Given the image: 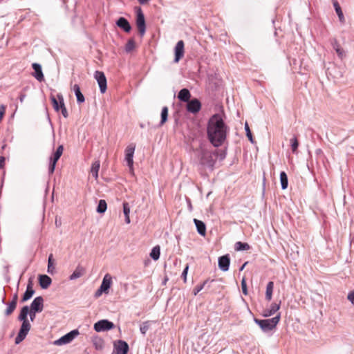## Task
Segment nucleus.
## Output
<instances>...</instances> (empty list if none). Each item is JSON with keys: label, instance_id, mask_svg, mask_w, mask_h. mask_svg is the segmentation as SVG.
<instances>
[{"label": "nucleus", "instance_id": "1", "mask_svg": "<svg viewBox=\"0 0 354 354\" xmlns=\"http://www.w3.org/2000/svg\"><path fill=\"white\" fill-rule=\"evenodd\" d=\"M229 127L225 123L222 116L214 114L207 122V136L210 143L215 147H221L227 138Z\"/></svg>", "mask_w": 354, "mask_h": 354}, {"label": "nucleus", "instance_id": "2", "mask_svg": "<svg viewBox=\"0 0 354 354\" xmlns=\"http://www.w3.org/2000/svg\"><path fill=\"white\" fill-rule=\"evenodd\" d=\"M28 313L29 306H23L20 310L17 319L19 322H21L22 324L17 337H15V344H19L22 341H24L31 328V324L28 319Z\"/></svg>", "mask_w": 354, "mask_h": 354}, {"label": "nucleus", "instance_id": "3", "mask_svg": "<svg viewBox=\"0 0 354 354\" xmlns=\"http://www.w3.org/2000/svg\"><path fill=\"white\" fill-rule=\"evenodd\" d=\"M217 154V151L212 152L206 149L201 148L198 153V159L200 164L212 168L215 164L214 156Z\"/></svg>", "mask_w": 354, "mask_h": 354}, {"label": "nucleus", "instance_id": "4", "mask_svg": "<svg viewBox=\"0 0 354 354\" xmlns=\"http://www.w3.org/2000/svg\"><path fill=\"white\" fill-rule=\"evenodd\" d=\"M280 317L281 315L280 313H279L275 317L271 319H259L257 318H254V322L257 325L259 326V327L263 332L266 333L272 330L273 328L276 327L277 324L279 323L280 320Z\"/></svg>", "mask_w": 354, "mask_h": 354}, {"label": "nucleus", "instance_id": "5", "mask_svg": "<svg viewBox=\"0 0 354 354\" xmlns=\"http://www.w3.org/2000/svg\"><path fill=\"white\" fill-rule=\"evenodd\" d=\"M136 26L138 29L139 35L143 37L146 32V23L145 15L140 7H136Z\"/></svg>", "mask_w": 354, "mask_h": 354}, {"label": "nucleus", "instance_id": "6", "mask_svg": "<svg viewBox=\"0 0 354 354\" xmlns=\"http://www.w3.org/2000/svg\"><path fill=\"white\" fill-rule=\"evenodd\" d=\"M64 150L63 145H59L55 152L53 153V156L50 158V162H49V167H48V174L49 175H51L53 174L56 163L58 161V160L60 158L61 156L62 155Z\"/></svg>", "mask_w": 354, "mask_h": 354}, {"label": "nucleus", "instance_id": "7", "mask_svg": "<svg viewBox=\"0 0 354 354\" xmlns=\"http://www.w3.org/2000/svg\"><path fill=\"white\" fill-rule=\"evenodd\" d=\"M115 328L114 324L108 319H101L94 324L93 328L96 332L108 331Z\"/></svg>", "mask_w": 354, "mask_h": 354}, {"label": "nucleus", "instance_id": "8", "mask_svg": "<svg viewBox=\"0 0 354 354\" xmlns=\"http://www.w3.org/2000/svg\"><path fill=\"white\" fill-rule=\"evenodd\" d=\"M79 331L77 329L73 330L66 335L61 337L59 339L55 340L54 344L55 345L61 346L71 342L77 335Z\"/></svg>", "mask_w": 354, "mask_h": 354}, {"label": "nucleus", "instance_id": "9", "mask_svg": "<svg viewBox=\"0 0 354 354\" xmlns=\"http://www.w3.org/2000/svg\"><path fill=\"white\" fill-rule=\"evenodd\" d=\"M129 350V344L125 341L120 339L114 342L112 354H127Z\"/></svg>", "mask_w": 354, "mask_h": 354}, {"label": "nucleus", "instance_id": "10", "mask_svg": "<svg viewBox=\"0 0 354 354\" xmlns=\"http://www.w3.org/2000/svg\"><path fill=\"white\" fill-rule=\"evenodd\" d=\"M94 77L98 83L100 92L104 93L107 88V82L104 73L102 71H96Z\"/></svg>", "mask_w": 354, "mask_h": 354}, {"label": "nucleus", "instance_id": "11", "mask_svg": "<svg viewBox=\"0 0 354 354\" xmlns=\"http://www.w3.org/2000/svg\"><path fill=\"white\" fill-rule=\"evenodd\" d=\"M186 109L188 112L196 114L201 110V103L197 98H194L187 102Z\"/></svg>", "mask_w": 354, "mask_h": 354}, {"label": "nucleus", "instance_id": "12", "mask_svg": "<svg viewBox=\"0 0 354 354\" xmlns=\"http://www.w3.org/2000/svg\"><path fill=\"white\" fill-rule=\"evenodd\" d=\"M136 149V145L134 144H130L127 146L125 149V160L127 161V165L130 169L133 168V154Z\"/></svg>", "mask_w": 354, "mask_h": 354}, {"label": "nucleus", "instance_id": "13", "mask_svg": "<svg viewBox=\"0 0 354 354\" xmlns=\"http://www.w3.org/2000/svg\"><path fill=\"white\" fill-rule=\"evenodd\" d=\"M218 265L220 270L226 272L229 270L230 265V257L229 254L221 256L218 258Z\"/></svg>", "mask_w": 354, "mask_h": 354}, {"label": "nucleus", "instance_id": "14", "mask_svg": "<svg viewBox=\"0 0 354 354\" xmlns=\"http://www.w3.org/2000/svg\"><path fill=\"white\" fill-rule=\"evenodd\" d=\"M174 62L178 63L184 55V42L183 40H180L177 42L174 48Z\"/></svg>", "mask_w": 354, "mask_h": 354}, {"label": "nucleus", "instance_id": "15", "mask_svg": "<svg viewBox=\"0 0 354 354\" xmlns=\"http://www.w3.org/2000/svg\"><path fill=\"white\" fill-rule=\"evenodd\" d=\"M30 309L41 313L44 308V299L41 296L35 297L32 301Z\"/></svg>", "mask_w": 354, "mask_h": 354}, {"label": "nucleus", "instance_id": "16", "mask_svg": "<svg viewBox=\"0 0 354 354\" xmlns=\"http://www.w3.org/2000/svg\"><path fill=\"white\" fill-rule=\"evenodd\" d=\"M330 44L339 58L343 59L346 57V54L345 50L341 47L338 41L336 39H331Z\"/></svg>", "mask_w": 354, "mask_h": 354}, {"label": "nucleus", "instance_id": "17", "mask_svg": "<svg viewBox=\"0 0 354 354\" xmlns=\"http://www.w3.org/2000/svg\"><path fill=\"white\" fill-rule=\"evenodd\" d=\"M32 67L34 70V73H32L33 77L39 82L44 81V77L42 72L41 66L38 63H33L32 64Z\"/></svg>", "mask_w": 354, "mask_h": 354}, {"label": "nucleus", "instance_id": "18", "mask_svg": "<svg viewBox=\"0 0 354 354\" xmlns=\"http://www.w3.org/2000/svg\"><path fill=\"white\" fill-rule=\"evenodd\" d=\"M32 282L31 280H29L27 284L26 290L23 295L21 298V302H25L30 299L33 295L35 294V290L32 288Z\"/></svg>", "mask_w": 354, "mask_h": 354}, {"label": "nucleus", "instance_id": "19", "mask_svg": "<svg viewBox=\"0 0 354 354\" xmlns=\"http://www.w3.org/2000/svg\"><path fill=\"white\" fill-rule=\"evenodd\" d=\"M112 284V277L109 274H106L102 279V283L100 285V288L104 290L105 294L109 293V290L110 289Z\"/></svg>", "mask_w": 354, "mask_h": 354}, {"label": "nucleus", "instance_id": "20", "mask_svg": "<svg viewBox=\"0 0 354 354\" xmlns=\"http://www.w3.org/2000/svg\"><path fill=\"white\" fill-rule=\"evenodd\" d=\"M116 25L126 32H129L131 30V24L128 20L123 17H120L116 21Z\"/></svg>", "mask_w": 354, "mask_h": 354}, {"label": "nucleus", "instance_id": "21", "mask_svg": "<svg viewBox=\"0 0 354 354\" xmlns=\"http://www.w3.org/2000/svg\"><path fill=\"white\" fill-rule=\"evenodd\" d=\"M39 283L42 289L48 288L52 283L51 278L46 274L39 275Z\"/></svg>", "mask_w": 354, "mask_h": 354}, {"label": "nucleus", "instance_id": "22", "mask_svg": "<svg viewBox=\"0 0 354 354\" xmlns=\"http://www.w3.org/2000/svg\"><path fill=\"white\" fill-rule=\"evenodd\" d=\"M191 93L187 88H182L178 94V98L180 101L187 102L190 100Z\"/></svg>", "mask_w": 354, "mask_h": 354}, {"label": "nucleus", "instance_id": "23", "mask_svg": "<svg viewBox=\"0 0 354 354\" xmlns=\"http://www.w3.org/2000/svg\"><path fill=\"white\" fill-rule=\"evenodd\" d=\"M194 223L196 225L198 233L201 236H205L206 234V225L205 223L202 221L198 220L196 218L194 219Z\"/></svg>", "mask_w": 354, "mask_h": 354}, {"label": "nucleus", "instance_id": "24", "mask_svg": "<svg viewBox=\"0 0 354 354\" xmlns=\"http://www.w3.org/2000/svg\"><path fill=\"white\" fill-rule=\"evenodd\" d=\"M85 272V269L80 265H78L74 272L70 275V280H75L81 277Z\"/></svg>", "mask_w": 354, "mask_h": 354}, {"label": "nucleus", "instance_id": "25", "mask_svg": "<svg viewBox=\"0 0 354 354\" xmlns=\"http://www.w3.org/2000/svg\"><path fill=\"white\" fill-rule=\"evenodd\" d=\"M73 90L75 93V95L77 98V104H82L85 102V98L84 95L82 93L80 87L78 84H75L73 87Z\"/></svg>", "mask_w": 354, "mask_h": 354}, {"label": "nucleus", "instance_id": "26", "mask_svg": "<svg viewBox=\"0 0 354 354\" xmlns=\"http://www.w3.org/2000/svg\"><path fill=\"white\" fill-rule=\"evenodd\" d=\"M92 343L96 350H102L104 346L103 339L97 335H95L92 337Z\"/></svg>", "mask_w": 354, "mask_h": 354}, {"label": "nucleus", "instance_id": "27", "mask_svg": "<svg viewBox=\"0 0 354 354\" xmlns=\"http://www.w3.org/2000/svg\"><path fill=\"white\" fill-rule=\"evenodd\" d=\"M280 308V304L272 303L270 308L266 309L263 313L264 317H269L274 315Z\"/></svg>", "mask_w": 354, "mask_h": 354}, {"label": "nucleus", "instance_id": "28", "mask_svg": "<svg viewBox=\"0 0 354 354\" xmlns=\"http://www.w3.org/2000/svg\"><path fill=\"white\" fill-rule=\"evenodd\" d=\"M333 6L341 23H344L345 19L342 8L337 1H333Z\"/></svg>", "mask_w": 354, "mask_h": 354}, {"label": "nucleus", "instance_id": "29", "mask_svg": "<svg viewBox=\"0 0 354 354\" xmlns=\"http://www.w3.org/2000/svg\"><path fill=\"white\" fill-rule=\"evenodd\" d=\"M57 97L59 100L60 107H61L59 111H61L62 115L65 118H66L68 116V113L67 109H66V108L65 106V104H64V101L63 95L61 93H58L57 94Z\"/></svg>", "mask_w": 354, "mask_h": 354}, {"label": "nucleus", "instance_id": "30", "mask_svg": "<svg viewBox=\"0 0 354 354\" xmlns=\"http://www.w3.org/2000/svg\"><path fill=\"white\" fill-rule=\"evenodd\" d=\"M274 289V282L269 281L266 286V299L268 301H270L272 297V292Z\"/></svg>", "mask_w": 354, "mask_h": 354}, {"label": "nucleus", "instance_id": "31", "mask_svg": "<svg viewBox=\"0 0 354 354\" xmlns=\"http://www.w3.org/2000/svg\"><path fill=\"white\" fill-rule=\"evenodd\" d=\"M213 281H214V279H212V280L206 279L205 281H204L203 282V283L196 285L193 290L194 295H196L200 291H201L205 287L206 285H207L209 283H212Z\"/></svg>", "mask_w": 354, "mask_h": 354}, {"label": "nucleus", "instance_id": "32", "mask_svg": "<svg viewBox=\"0 0 354 354\" xmlns=\"http://www.w3.org/2000/svg\"><path fill=\"white\" fill-rule=\"evenodd\" d=\"M280 182L282 189H286L288 185V179L287 174L285 171H281L280 173Z\"/></svg>", "mask_w": 354, "mask_h": 354}, {"label": "nucleus", "instance_id": "33", "mask_svg": "<svg viewBox=\"0 0 354 354\" xmlns=\"http://www.w3.org/2000/svg\"><path fill=\"white\" fill-rule=\"evenodd\" d=\"M100 164L99 161L94 162L91 165V173L92 176L97 179L98 178V171L100 169Z\"/></svg>", "mask_w": 354, "mask_h": 354}, {"label": "nucleus", "instance_id": "34", "mask_svg": "<svg viewBox=\"0 0 354 354\" xmlns=\"http://www.w3.org/2000/svg\"><path fill=\"white\" fill-rule=\"evenodd\" d=\"M160 247L159 245L154 246L151 252H150V257L154 261L158 260L160 258Z\"/></svg>", "mask_w": 354, "mask_h": 354}, {"label": "nucleus", "instance_id": "35", "mask_svg": "<svg viewBox=\"0 0 354 354\" xmlns=\"http://www.w3.org/2000/svg\"><path fill=\"white\" fill-rule=\"evenodd\" d=\"M161 120L159 124V126H162L167 121L168 118V107L163 106L161 111Z\"/></svg>", "mask_w": 354, "mask_h": 354}, {"label": "nucleus", "instance_id": "36", "mask_svg": "<svg viewBox=\"0 0 354 354\" xmlns=\"http://www.w3.org/2000/svg\"><path fill=\"white\" fill-rule=\"evenodd\" d=\"M235 250L236 251H243V250H248L250 248V246L247 243H243L241 241H238L234 245Z\"/></svg>", "mask_w": 354, "mask_h": 354}, {"label": "nucleus", "instance_id": "37", "mask_svg": "<svg viewBox=\"0 0 354 354\" xmlns=\"http://www.w3.org/2000/svg\"><path fill=\"white\" fill-rule=\"evenodd\" d=\"M151 321H146L140 326V331L145 336L151 326Z\"/></svg>", "mask_w": 354, "mask_h": 354}, {"label": "nucleus", "instance_id": "38", "mask_svg": "<svg viewBox=\"0 0 354 354\" xmlns=\"http://www.w3.org/2000/svg\"><path fill=\"white\" fill-rule=\"evenodd\" d=\"M106 208H107V205H106V201L102 199L100 200L96 211L100 214H102L106 212Z\"/></svg>", "mask_w": 354, "mask_h": 354}, {"label": "nucleus", "instance_id": "39", "mask_svg": "<svg viewBox=\"0 0 354 354\" xmlns=\"http://www.w3.org/2000/svg\"><path fill=\"white\" fill-rule=\"evenodd\" d=\"M50 100L53 106V109L55 111L58 112L60 110V103L59 100L58 99L57 96L55 97L53 95H50Z\"/></svg>", "mask_w": 354, "mask_h": 354}, {"label": "nucleus", "instance_id": "40", "mask_svg": "<svg viewBox=\"0 0 354 354\" xmlns=\"http://www.w3.org/2000/svg\"><path fill=\"white\" fill-rule=\"evenodd\" d=\"M135 47H136V44H135L134 39H130L127 42L124 49L127 53H130L135 48Z\"/></svg>", "mask_w": 354, "mask_h": 354}, {"label": "nucleus", "instance_id": "41", "mask_svg": "<svg viewBox=\"0 0 354 354\" xmlns=\"http://www.w3.org/2000/svg\"><path fill=\"white\" fill-rule=\"evenodd\" d=\"M17 304H14V302H10L8 304V306L5 310V315L9 316L16 309Z\"/></svg>", "mask_w": 354, "mask_h": 354}, {"label": "nucleus", "instance_id": "42", "mask_svg": "<svg viewBox=\"0 0 354 354\" xmlns=\"http://www.w3.org/2000/svg\"><path fill=\"white\" fill-rule=\"evenodd\" d=\"M290 145H291V149L293 153H297V149L299 147V142L297 140V138L295 136L292 139H290Z\"/></svg>", "mask_w": 354, "mask_h": 354}, {"label": "nucleus", "instance_id": "43", "mask_svg": "<svg viewBox=\"0 0 354 354\" xmlns=\"http://www.w3.org/2000/svg\"><path fill=\"white\" fill-rule=\"evenodd\" d=\"M245 130L246 132V136L248 137V140L250 141L251 143H254V138L248 122H245Z\"/></svg>", "mask_w": 354, "mask_h": 354}, {"label": "nucleus", "instance_id": "44", "mask_svg": "<svg viewBox=\"0 0 354 354\" xmlns=\"http://www.w3.org/2000/svg\"><path fill=\"white\" fill-rule=\"evenodd\" d=\"M53 254H50L48 257V273H53V270L54 269V267L53 266Z\"/></svg>", "mask_w": 354, "mask_h": 354}, {"label": "nucleus", "instance_id": "45", "mask_svg": "<svg viewBox=\"0 0 354 354\" xmlns=\"http://www.w3.org/2000/svg\"><path fill=\"white\" fill-rule=\"evenodd\" d=\"M241 288H242V292H243V295H248V288H247L246 280L245 278H243L241 280Z\"/></svg>", "mask_w": 354, "mask_h": 354}, {"label": "nucleus", "instance_id": "46", "mask_svg": "<svg viewBox=\"0 0 354 354\" xmlns=\"http://www.w3.org/2000/svg\"><path fill=\"white\" fill-rule=\"evenodd\" d=\"M123 212L124 216H129L130 208L129 207V204L127 203H123Z\"/></svg>", "mask_w": 354, "mask_h": 354}, {"label": "nucleus", "instance_id": "47", "mask_svg": "<svg viewBox=\"0 0 354 354\" xmlns=\"http://www.w3.org/2000/svg\"><path fill=\"white\" fill-rule=\"evenodd\" d=\"M38 313L39 312L33 310H31V309L29 308L28 315L30 316V319L31 322L34 321V319H35V317H36V314Z\"/></svg>", "mask_w": 354, "mask_h": 354}, {"label": "nucleus", "instance_id": "48", "mask_svg": "<svg viewBox=\"0 0 354 354\" xmlns=\"http://www.w3.org/2000/svg\"><path fill=\"white\" fill-rule=\"evenodd\" d=\"M188 270H189V265L187 264L182 272V274H181V277L183 278L185 282L186 281V279H187Z\"/></svg>", "mask_w": 354, "mask_h": 354}, {"label": "nucleus", "instance_id": "49", "mask_svg": "<svg viewBox=\"0 0 354 354\" xmlns=\"http://www.w3.org/2000/svg\"><path fill=\"white\" fill-rule=\"evenodd\" d=\"M103 293H104V290H102L100 287L95 291L94 294L95 298H99Z\"/></svg>", "mask_w": 354, "mask_h": 354}, {"label": "nucleus", "instance_id": "50", "mask_svg": "<svg viewBox=\"0 0 354 354\" xmlns=\"http://www.w3.org/2000/svg\"><path fill=\"white\" fill-rule=\"evenodd\" d=\"M347 298L353 304H354V290L348 293Z\"/></svg>", "mask_w": 354, "mask_h": 354}, {"label": "nucleus", "instance_id": "51", "mask_svg": "<svg viewBox=\"0 0 354 354\" xmlns=\"http://www.w3.org/2000/svg\"><path fill=\"white\" fill-rule=\"evenodd\" d=\"M6 111V106L4 105L0 106V121L2 120Z\"/></svg>", "mask_w": 354, "mask_h": 354}, {"label": "nucleus", "instance_id": "52", "mask_svg": "<svg viewBox=\"0 0 354 354\" xmlns=\"http://www.w3.org/2000/svg\"><path fill=\"white\" fill-rule=\"evenodd\" d=\"M17 300H18V295H17V293H15L13 295L12 299V301L10 302H14V304L17 305Z\"/></svg>", "mask_w": 354, "mask_h": 354}, {"label": "nucleus", "instance_id": "53", "mask_svg": "<svg viewBox=\"0 0 354 354\" xmlns=\"http://www.w3.org/2000/svg\"><path fill=\"white\" fill-rule=\"evenodd\" d=\"M4 162L5 158L3 156H0V169L3 167Z\"/></svg>", "mask_w": 354, "mask_h": 354}, {"label": "nucleus", "instance_id": "54", "mask_svg": "<svg viewBox=\"0 0 354 354\" xmlns=\"http://www.w3.org/2000/svg\"><path fill=\"white\" fill-rule=\"evenodd\" d=\"M26 97V94L24 93H21L20 95H19V100L21 102H23L24 99Z\"/></svg>", "mask_w": 354, "mask_h": 354}, {"label": "nucleus", "instance_id": "55", "mask_svg": "<svg viewBox=\"0 0 354 354\" xmlns=\"http://www.w3.org/2000/svg\"><path fill=\"white\" fill-rule=\"evenodd\" d=\"M226 156V153L225 151H222L220 155H219V158L221 160H223Z\"/></svg>", "mask_w": 354, "mask_h": 354}, {"label": "nucleus", "instance_id": "56", "mask_svg": "<svg viewBox=\"0 0 354 354\" xmlns=\"http://www.w3.org/2000/svg\"><path fill=\"white\" fill-rule=\"evenodd\" d=\"M315 153L317 155H319V154L322 153V150L321 149H317L315 151Z\"/></svg>", "mask_w": 354, "mask_h": 354}, {"label": "nucleus", "instance_id": "57", "mask_svg": "<svg viewBox=\"0 0 354 354\" xmlns=\"http://www.w3.org/2000/svg\"><path fill=\"white\" fill-rule=\"evenodd\" d=\"M138 2L140 3V4H145L146 3L147 1H149V0H138Z\"/></svg>", "mask_w": 354, "mask_h": 354}, {"label": "nucleus", "instance_id": "58", "mask_svg": "<svg viewBox=\"0 0 354 354\" xmlns=\"http://www.w3.org/2000/svg\"><path fill=\"white\" fill-rule=\"evenodd\" d=\"M247 263H248V262H245V263L241 266V267L239 268V271H242V270L244 269L245 266L247 265Z\"/></svg>", "mask_w": 354, "mask_h": 354}, {"label": "nucleus", "instance_id": "59", "mask_svg": "<svg viewBox=\"0 0 354 354\" xmlns=\"http://www.w3.org/2000/svg\"><path fill=\"white\" fill-rule=\"evenodd\" d=\"M125 222L128 224L130 223L129 216H125Z\"/></svg>", "mask_w": 354, "mask_h": 354}, {"label": "nucleus", "instance_id": "60", "mask_svg": "<svg viewBox=\"0 0 354 354\" xmlns=\"http://www.w3.org/2000/svg\"><path fill=\"white\" fill-rule=\"evenodd\" d=\"M168 280V278L166 277L165 279H164V281L162 282L163 284H165L167 281Z\"/></svg>", "mask_w": 354, "mask_h": 354}, {"label": "nucleus", "instance_id": "61", "mask_svg": "<svg viewBox=\"0 0 354 354\" xmlns=\"http://www.w3.org/2000/svg\"><path fill=\"white\" fill-rule=\"evenodd\" d=\"M2 303H3V304H6V302H5V297H3V298L2 299Z\"/></svg>", "mask_w": 354, "mask_h": 354}, {"label": "nucleus", "instance_id": "62", "mask_svg": "<svg viewBox=\"0 0 354 354\" xmlns=\"http://www.w3.org/2000/svg\"><path fill=\"white\" fill-rule=\"evenodd\" d=\"M55 223H56V225H57V224H59V222H57V221L56 220Z\"/></svg>", "mask_w": 354, "mask_h": 354}, {"label": "nucleus", "instance_id": "63", "mask_svg": "<svg viewBox=\"0 0 354 354\" xmlns=\"http://www.w3.org/2000/svg\"><path fill=\"white\" fill-rule=\"evenodd\" d=\"M55 223H56V225H57V224H59V222H57V221L56 220Z\"/></svg>", "mask_w": 354, "mask_h": 354}]
</instances>
